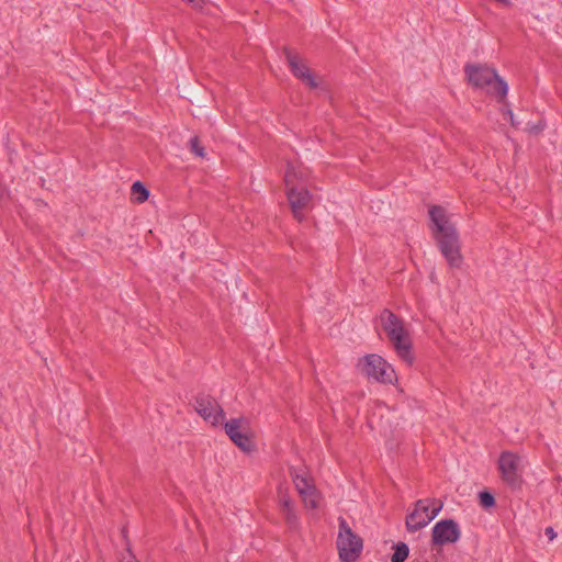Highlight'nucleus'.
I'll return each mask as SVG.
<instances>
[{
  "mask_svg": "<svg viewBox=\"0 0 562 562\" xmlns=\"http://www.w3.org/2000/svg\"><path fill=\"white\" fill-rule=\"evenodd\" d=\"M429 215L435 228V238L442 256L450 267L459 268L463 258L460 252L459 235L450 215L443 207L437 205L429 210Z\"/></svg>",
  "mask_w": 562,
  "mask_h": 562,
  "instance_id": "f257e3e1",
  "label": "nucleus"
},
{
  "mask_svg": "<svg viewBox=\"0 0 562 562\" xmlns=\"http://www.w3.org/2000/svg\"><path fill=\"white\" fill-rule=\"evenodd\" d=\"M380 323L397 357L411 366L414 361L412 339L404 321L391 311L384 310L380 314Z\"/></svg>",
  "mask_w": 562,
  "mask_h": 562,
  "instance_id": "f03ea898",
  "label": "nucleus"
},
{
  "mask_svg": "<svg viewBox=\"0 0 562 562\" xmlns=\"http://www.w3.org/2000/svg\"><path fill=\"white\" fill-rule=\"evenodd\" d=\"M464 72L469 83L474 88L502 99L506 97L508 86L494 68L487 65L469 64L464 67Z\"/></svg>",
  "mask_w": 562,
  "mask_h": 562,
  "instance_id": "7ed1b4c3",
  "label": "nucleus"
},
{
  "mask_svg": "<svg viewBox=\"0 0 562 562\" xmlns=\"http://www.w3.org/2000/svg\"><path fill=\"white\" fill-rule=\"evenodd\" d=\"M357 366L359 371L369 380L384 384H395L397 382V375L392 364L379 355H367L359 359Z\"/></svg>",
  "mask_w": 562,
  "mask_h": 562,
  "instance_id": "20e7f679",
  "label": "nucleus"
},
{
  "mask_svg": "<svg viewBox=\"0 0 562 562\" xmlns=\"http://www.w3.org/2000/svg\"><path fill=\"white\" fill-rule=\"evenodd\" d=\"M526 467L527 461L525 457L513 451H503L498 458L501 477L512 488L521 486Z\"/></svg>",
  "mask_w": 562,
  "mask_h": 562,
  "instance_id": "39448f33",
  "label": "nucleus"
},
{
  "mask_svg": "<svg viewBox=\"0 0 562 562\" xmlns=\"http://www.w3.org/2000/svg\"><path fill=\"white\" fill-rule=\"evenodd\" d=\"M336 543L339 559L342 562H355L359 559L363 549L362 539L352 531L342 517L339 518V530Z\"/></svg>",
  "mask_w": 562,
  "mask_h": 562,
  "instance_id": "423d86ee",
  "label": "nucleus"
},
{
  "mask_svg": "<svg viewBox=\"0 0 562 562\" xmlns=\"http://www.w3.org/2000/svg\"><path fill=\"white\" fill-rule=\"evenodd\" d=\"M286 196L294 217L302 222L305 213L314 205L313 195L306 187H297L295 175L289 173L285 179Z\"/></svg>",
  "mask_w": 562,
  "mask_h": 562,
  "instance_id": "0eeeda50",
  "label": "nucleus"
},
{
  "mask_svg": "<svg viewBox=\"0 0 562 562\" xmlns=\"http://www.w3.org/2000/svg\"><path fill=\"white\" fill-rule=\"evenodd\" d=\"M442 503L435 498L419 499L414 510L406 518V527L409 531H417L426 527L440 513Z\"/></svg>",
  "mask_w": 562,
  "mask_h": 562,
  "instance_id": "6e6552de",
  "label": "nucleus"
},
{
  "mask_svg": "<svg viewBox=\"0 0 562 562\" xmlns=\"http://www.w3.org/2000/svg\"><path fill=\"white\" fill-rule=\"evenodd\" d=\"M293 483L302 499V503L307 509H317L322 503V496L315 487L312 477L304 471H293Z\"/></svg>",
  "mask_w": 562,
  "mask_h": 562,
  "instance_id": "1a4fd4ad",
  "label": "nucleus"
},
{
  "mask_svg": "<svg viewBox=\"0 0 562 562\" xmlns=\"http://www.w3.org/2000/svg\"><path fill=\"white\" fill-rule=\"evenodd\" d=\"M224 428L231 440L243 451L249 452L254 448V442L249 436V423L246 418H234L224 422Z\"/></svg>",
  "mask_w": 562,
  "mask_h": 562,
  "instance_id": "9d476101",
  "label": "nucleus"
},
{
  "mask_svg": "<svg viewBox=\"0 0 562 562\" xmlns=\"http://www.w3.org/2000/svg\"><path fill=\"white\" fill-rule=\"evenodd\" d=\"M194 409L206 423L214 427L224 424V411L220 404L211 396H198L195 398Z\"/></svg>",
  "mask_w": 562,
  "mask_h": 562,
  "instance_id": "9b49d317",
  "label": "nucleus"
},
{
  "mask_svg": "<svg viewBox=\"0 0 562 562\" xmlns=\"http://www.w3.org/2000/svg\"><path fill=\"white\" fill-rule=\"evenodd\" d=\"M460 528L452 519L440 520L435 524L431 531L432 543L443 546L454 543L460 538Z\"/></svg>",
  "mask_w": 562,
  "mask_h": 562,
  "instance_id": "f8f14e48",
  "label": "nucleus"
},
{
  "mask_svg": "<svg viewBox=\"0 0 562 562\" xmlns=\"http://www.w3.org/2000/svg\"><path fill=\"white\" fill-rule=\"evenodd\" d=\"M288 64L291 68L292 74L301 80L304 85L310 88H316L317 81L312 70L305 64V61L295 53L288 50L285 53Z\"/></svg>",
  "mask_w": 562,
  "mask_h": 562,
  "instance_id": "ddd939ff",
  "label": "nucleus"
},
{
  "mask_svg": "<svg viewBox=\"0 0 562 562\" xmlns=\"http://www.w3.org/2000/svg\"><path fill=\"white\" fill-rule=\"evenodd\" d=\"M289 173H294L295 175V180H296V186L297 187H305V184L307 183V179H308V170L306 168H304L303 166H289L286 171H285V176L284 178L289 175Z\"/></svg>",
  "mask_w": 562,
  "mask_h": 562,
  "instance_id": "4468645a",
  "label": "nucleus"
},
{
  "mask_svg": "<svg viewBox=\"0 0 562 562\" xmlns=\"http://www.w3.org/2000/svg\"><path fill=\"white\" fill-rule=\"evenodd\" d=\"M132 195L138 203L145 202L149 196V191L139 181L134 182L132 186Z\"/></svg>",
  "mask_w": 562,
  "mask_h": 562,
  "instance_id": "2eb2a0df",
  "label": "nucleus"
},
{
  "mask_svg": "<svg viewBox=\"0 0 562 562\" xmlns=\"http://www.w3.org/2000/svg\"><path fill=\"white\" fill-rule=\"evenodd\" d=\"M409 553L408 546L404 542L397 543L394 547V552L391 557L392 562H404Z\"/></svg>",
  "mask_w": 562,
  "mask_h": 562,
  "instance_id": "dca6fc26",
  "label": "nucleus"
},
{
  "mask_svg": "<svg viewBox=\"0 0 562 562\" xmlns=\"http://www.w3.org/2000/svg\"><path fill=\"white\" fill-rule=\"evenodd\" d=\"M284 520L291 527H296L299 524V516L296 513L295 505L280 509Z\"/></svg>",
  "mask_w": 562,
  "mask_h": 562,
  "instance_id": "f3484780",
  "label": "nucleus"
},
{
  "mask_svg": "<svg viewBox=\"0 0 562 562\" xmlns=\"http://www.w3.org/2000/svg\"><path fill=\"white\" fill-rule=\"evenodd\" d=\"M278 503L280 509L295 505L293 499L290 497L286 487L280 485L278 487Z\"/></svg>",
  "mask_w": 562,
  "mask_h": 562,
  "instance_id": "a211bd4d",
  "label": "nucleus"
},
{
  "mask_svg": "<svg viewBox=\"0 0 562 562\" xmlns=\"http://www.w3.org/2000/svg\"><path fill=\"white\" fill-rule=\"evenodd\" d=\"M480 505L483 508H491L495 505V498L490 492H481L479 494Z\"/></svg>",
  "mask_w": 562,
  "mask_h": 562,
  "instance_id": "6ab92c4d",
  "label": "nucleus"
},
{
  "mask_svg": "<svg viewBox=\"0 0 562 562\" xmlns=\"http://www.w3.org/2000/svg\"><path fill=\"white\" fill-rule=\"evenodd\" d=\"M190 149L193 154H195L199 157L205 156L204 148L200 145L198 137H192L190 139Z\"/></svg>",
  "mask_w": 562,
  "mask_h": 562,
  "instance_id": "aec40b11",
  "label": "nucleus"
},
{
  "mask_svg": "<svg viewBox=\"0 0 562 562\" xmlns=\"http://www.w3.org/2000/svg\"><path fill=\"white\" fill-rule=\"evenodd\" d=\"M504 120L508 121L515 127L518 126V123L515 120V115L509 109L504 111Z\"/></svg>",
  "mask_w": 562,
  "mask_h": 562,
  "instance_id": "412c9836",
  "label": "nucleus"
},
{
  "mask_svg": "<svg viewBox=\"0 0 562 562\" xmlns=\"http://www.w3.org/2000/svg\"><path fill=\"white\" fill-rule=\"evenodd\" d=\"M546 535L548 536L549 540H553L557 537V533L554 532L552 527H548L546 529Z\"/></svg>",
  "mask_w": 562,
  "mask_h": 562,
  "instance_id": "4be33fe9",
  "label": "nucleus"
},
{
  "mask_svg": "<svg viewBox=\"0 0 562 562\" xmlns=\"http://www.w3.org/2000/svg\"><path fill=\"white\" fill-rule=\"evenodd\" d=\"M543 127H544V125L540 123V124H539V125H537V126H530V127H528V131H529V132H531V133H538V132L542 131V130H543Z\"/></svg>",
  "mask_w": 562,
  "mask_h": 562,
  "instance_id": "5701e85b",
  "label": "nucleus"
},
{
  "mask_svg": "<svg viewBox=\"0 0 562 562\" xmlns=\"http://www.w3.org/2000/svg\"><path fill=\"white\" fill-rule=\"evenodd\" d=\"M125 562H137L134 557L128 552V559Z\"/></svg>",
  "mask_w": 562,
  "mask_h": 562,
  "instance_id": "b1692460",
  "label": "nucleus"
}]
</instances>
